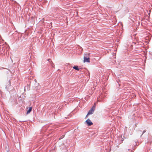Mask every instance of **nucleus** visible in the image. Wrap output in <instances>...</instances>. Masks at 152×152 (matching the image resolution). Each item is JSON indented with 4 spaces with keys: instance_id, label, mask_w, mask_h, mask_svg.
<instances>
[{
    "instance_id": "obj_1",
    "label": "nucleus",
    "mask_w": 152,
    "mask_h": 152,
    "mask_svg": "<svg viewBox=\"0 0 152 152\" xmlns=\"http://www.w3.org/2000/svg\"><path fill=\"white\" fill-rule=\"evenodd\" d=\"M90 53H88L85 54L84 55L83 61L84 62H90V58L89 57H88L89 56Z\"/></svg>"
},
{
    "instance_id": "obj_2",
    "label": "nucleus",
    "mask_w": 152,
    "mask_h": 152,
    "mask_svg": "<svg viewBox=\"0 0 152 152\" xmlns=\"http://www.w3.org/2000/svg\"><path fill=\"white\" fill-rule=\"evenodd\" d=\"M95 104H94V105L92 107L91 109L88 112V115H90L92 114L95 110Z\"/></svg>"
},
{
    "instance_id": "obj_3",
    "label": "nucleus",
    "mask_w": 152,
    "mask_h": 152,
    "mask_svg": "<svg viewBox=\"0 0 152 152\" xmlns=\"http://www.w3.org/2000/svg\"><path fill=\"white\" fill-rule=\"evenodd\" d=\"M86 123L89 126H91L93 124V123L89 119H88L86 121Z\"/></svg>"
},
{
    "instance_id": "obj_4",
    "label": "nucleus",
    "mask_w": 152,
    "mask_h": 152,
    "mask_svg": "<svg viewBox=\"0 0 152 152\" xmlns=\"http://www.w3.org/2000/svg\"><path fill=\"white\" fill-rule=\"evenodd\" d=\"M32 110V107H30L29 108L28 110L27 111V114H29L30 113Z\"/></svg>"
},
{
    "instance_id": "obj_5",
    "label": "nucleus",
    "mask_w": 152,
    "mask_h": 152,
    "mask_svg": "<svg viewBox=\"0 0 152 152\" xmlns=\"http://www.w3.org/2000/svg\"><path fill=\"white\" fill-rule=\"evenodd\" d=\"M73 69H75L76 70L78 71L79 70V68L78 66H75L73 67Z\"/></svg>"
},
{
    "instance_id": "obj_6",
    "label": "nucleus",
    "mask_w": 152,
    "mask_h": 152,
    "mask_svg": "<svg viewBox=\"0 0 152 152\" xmlns=\"http://www.w3.org/2000/svg\"><path fill=\"white\" fill-rule=\"evenodd\" d=\"M89 115H88V113L87 114V115H86V118H87L88 116Z\"/></svg>"
},
{
    "instance_id": "obj_7",
    "label": "nucleus",
    "mask_w": 152,
    "mask_h": 152,
    "mask_svg": "<svg viewBox=\"0 0 152 152\" xmlns=\"http://www.w3.org/2000/svg\"><path fill=\"white\" fill-rule=\"evenodd\" d=\"M145 132H146V131L144 130L143 131V134L144 133H145Z\"/></svg>"
},
{
    "instance_id": "obj_8",
    "label": "nucleus",
    "mask_w": 152,
    "mask_h": 152,
    "mask_svg": "<svg viewBox=\"0 0 152 152\" xmlns=\"http://www.w3.org/2000/svg\"><path fill=\"white\" fill-rule=\"evenodd\" d=\"M7 152H8V151H7Z\"/></svg>"
}]
</instances>
